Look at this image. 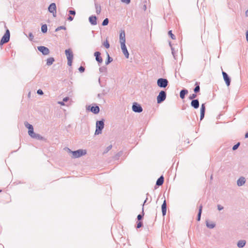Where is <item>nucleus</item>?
Listing matches in <instances>:
<instances>
[{
	"instance_id": "nucleus-1",
	"label": "nucleus",
	"mask_w": 248,
	"mask_h": 248,
	"mask_svg": "<svg viewBox=\"0 0 248 248\" xmlns=\"http://www.w3.org/2000/svg\"><path fill=\"white\" fill-rule=\"evenodd\" d=\"M68 152L73 155V157L74 158L80 157L83 155H86L87 151L86 150L79 149L77 151H71L70 149L68 148Z\"/></svg>"
},
{
	"instance_id": "nucleus-2",
	"label": "nucleus",
	"mask_w": 248,
	"mask_h": 248,
	"mask_svg": "<svg viewBox=\"0 0 248 248\" xmlns=\"http://www.w3.org/2000/svg\"><path fill=\"white\" fill-rule=\"evenodd\" d=\"M104 127V120L103 119L97 121L96 122V129L95 135H97L102 133V130Z\"/></svg>"
},
{
	"instance_id": "nucleus-3",
	"label": "nucleus",
	"mask_w": 248,
	"mask_h": 248,
	"mask_svg": "<svg viewBox=\"0 0 248 248\" xmlns=\"http://www.w3.org/2000/svg\"><path fill=\"white\" fill-rule=\"evenodd\" d=\"M5 28L6 29V32L4 35L2 36L0 41V45H2L3 44L7 43L10 40V33L9 30L7 29L6 25Z\"/></svg>"
},
{
	"instance_id": "nucleus-4",
	"label": "nucleus",
	"mask_w": 248,
	"mask_h": 248,
	"mask_svg": "<svg viewBox=\"0 0 248 248\" xmlns=\"http://www.w3.org/2000/svg\"><path fill=\"white\" fill-rule=\"evenodd\" d=\"M168 83L169 81L166 78H159L157 80V85L160 88H166Z\"/></svg>"
},
{
	"instance_id": "nucleus-5",
	"label": "nucleus",
	"mask_w": 248,
	"mask_h": 248,
	"mask_svg": "<svg viewBox=\"0 0 248 248\" xmlns=\"http://www.w3.org/2000/svg\"><path fill=\"white\" fill-rule=\"evenodd\" d=\"M166 98V93L164 91H161L159 92L157 96V102L160 104L163 102Z\"/></svg>"
},
{
	"instance_id": "nucleus-6",
	"label": "nucleus",
	"mask_w": 248,
	"mask_h": 248,
	"mask_svg": "<svg viewBox=\"0 0 248 248\" xmlns=\"http://www.w3.org/2000/svg\"><path fill=\"white\" fill-rule=\"evenodd\" d=\"M141 106L137 103H134L132 105V110L135 112L140 113L142 111Z\"/></svg>"
},
{
	"instance_id": "nucleus-7",
	"label": "nucleus",
	"mask_w": 248,
	"mask_h": 248,
	"mask_svg": "<svg viewBox=\"0 0 248 248\" xmlns=\"http://www.w3.org/2000/svg\"><path fill=\"white\" fill-rule=\"evenodd\" d=\"M48 10L53 14L54 17L56 16V5L55 3H52L49 5Z\"/></svg>"
},
{
	"instance_id": "nucleus-8",
	"label": "nucleus",
	"mask_w": 248,
	"mask_h": 248,
	"mask_svg": "<svg viewBox=\"0 0 248 248\" xmlns=\"http://www.w3.org/2000/svg\"><path fill=\"white\" fill-rule=\"evenodd\" d=\"M37 49L44 55H48L50 53L49 49L47 47L44 46H38Z\"/></svg>"
},
{
	"instance_id": "nucleus-9",
	"label": "nucleus",
	"mask_w": 248,
	"mask_h": 248,
	"mask_svg": "<svg viewBox=\"0 0 248 248\" xmlns=\"http://www.w3.org/2000/svg\"><path fill=\"white\" fill-rule=\"evenodd\" d=\"M24 125L26 127L29 129L28 134L29 136L30 137L32 136V135L34 133L33 126L31 124H29L27 122H25L24 123Z\"/></svg>"
},
{
	"instance_id": "nucleus-10",
	"label": "nucleus",
	"mask_w": 248,
	"mask_h": 248,
	"mask_svg": "<svg viewBox=\"0 0 248 248\" xmlns=\"http://www.w3.org/2000/svg\"><path fill=\"white\" fill-rule=\"evenodd\" d=\"M119 39L120 44L125 43V34L124 30H122L120 31Z\"/></svg>"
},
{
	"instance_id": "nucleus-11",
	"label": "nucleus",
	"mask_w": 248,
	"mask_h": 248,
	"mask_svg": "<svg viewBox=\"0 0 248 248\" xmlns=\"http://www.w3.org/2000/svg\"><path fill=\"white\" fill-rule=\"evenodd\" d=\"M222 75L223 77V79L224 81H225V83L227 86H229L230 85L231 83V79L230 77H229L228 75L225 72L222 71Z\"/></svg>"
},
{
	"instance_id": "nucleus-12",
	"label": "nucleus",
	"mask_w": 248,
	"mask_h": 248,
	"mask_svg": "<svg viewBox=\"0 0 248 248\" xmlns=\"http://www.w3.org/2000/svg\"><path fill=\"white\" fill-rule=\"evenodd\" d=\"M121 49L123 51V54L125 56L126 58H128L129 57V53L126 48L125 43L121 44Z\"/></svg>"
},
{
	"instance_id": "nucleus-13",
	"label": "nucleus",
	"mask_w": 248,
	"mask_h": 248,
	"mask_svg": "<svg viewBox=\"0 0 248 248\" xmlns=\"http://www.w3.org/2000/svg\"><path fill=\"white\" fill-rule=\"evenodd\" d=\"M101 53L99 51H96L94 53V56L95 57L96 61L99 63H102L103 59L100 56Z\"/></svg>"
},
{
	"instance_id": "nucleus-14",
	"label": "nucleus",
	"mask_w": 248,
	"mask_h": 248,
	"mask_svg": "<svg viewBox=\"0 0 248 248\" xmlns=\"http://www.w3.org/2000/svg\"><path fill=\"white\" fill-rule=\"evenodd\" d=\"M89 20L90 23L93 25H96L97 23V17L95 16H92L89 17Z\"/></svg>"
},
{
	"instance_id": "nucleus-15",
	"label": "nucleus",
	"mask_w": 248,
	"mask_h": 248,
	"mask_svg": "<svg viewBox=\"0 0 248 248\" xmlns=\"http://www.w3.org/2000/svg\"><path fill=\"white\" fill-rule=\"evenodd\" d=\"M191 106L195 109L198 108L199 107L200 104L198 99L192 100L191 102Z\"/></svg>"
},
{
	"instance_id": "nucleus-16",
	"label": "nucleus",
	"mask_w": 248,
	"mask_h": 248,
	"mask_svg": "<svg viewBox=\"0 0 248 248\" xmlns=\"http://www.w3.org/2000/svg\"><path fill=\"white\" fill-rule=\"evenodd\" d=\"M246 183L245 178L241 176L237 181V185L239 186H243Z\"/></svg>"
},
{
	"instance_id": "nucleus-17",
	"label": "nucleus",
	"mask_w": 248,
	"mask_h": 248,
	"mask_svg": "<svg viewBox=\"0 0 248 248\" xmlns=\"http://www.w3.org/2000/svg\"><path fill=\"white\" fill-rule=\"evenodd\" d=\"M65 53L66 56L67 60H73V52L69 49L65 50Z\"/></svg>"
},
{
	"instance_id": "nucleus-18",
	"label": "nucleus",
	"mask_w": 248,
	"mask_h": 248,
	"mask_svg": "<svg viewBox=\"0 0 248 248\" xmlns=\"http://www.w3.org/2000/svg\"><path fill=\"white\" fill-rule=\"evenodd\" d=\"M201 115L200 119L202 120L204 117L205 111V106L204 104H202L201 107Z\"/></svg>"
},
{
	"instance_id": "nucleus-19",
	"label": "nucleus",
	"mask_w": 248,
	"mask_h": 248,
	"mask_svg": "<svg viewBox=\"0 0 248 248\" xmlns=\"http://www.w3.org/2000/svg\"><path fill=\"white\" fill-rule=\"evenodd\" d=\"M32 138L38 140H46V139L42 137L41 135L39 134H37L34 132V133L32 135V136H31Z\"/></svg>"
},
{
	"instance_id": "nucleus-20",
	"label": "nucleus",
	"mask_w": 248,
	"mask_h": 248,
	"mask_svg": "<svg viewBox=\"0 0 248 248\" xmlns=\"http://www.w3.org/2000/svg\"><path fill=\"white\" fill-rule=\"evenodd\" d=\"M162 215L163 216H165L167 212V203L166 200H164L163 204L161 206Z\"/></svg>"
},
{
	"instance_id": "nucleus-21",
	"label": "nucleus",
	"mask_w": 248,
	"mask_h": 248,
	"mask_svg": "<svg viewBox=\"0 0 248 248\" xmlns=\"http://www.w3.org/2000/svg\"><path fill=\"white\" fill-rule=\"evenodd\" d=\"M147 198H146V200L144 201V203L142 205V213H141V214H139L137 216V219L138 220H140L142 219L143 216H144V208H143V206H144V204L146 203L147 200Z\"/></svg>"
},
{
	"instance_id": "nucleus-22",
	"label": "nucleus",
	"mask_w": 248,
	"mask_h": 248,
	"mask_svg": "<svg viewBox=\"0 0 248 248\" xmlns=\"http://www.w3.org/2000/svg\"><path fill=\"white\" fill-rule=\"evenodd\" d=\"M90 110L94 114H98L99 112L100 108L98 106H96L95 107L93 106L91 107Z\"/></svg>"
},
{
	"instance_id": "nucleus-23",
	"label": "nucleus",
	"mask_w": 248,
	"mask_h": 248,
	"mask_svg": "<svg viewBox=\"0 0 248 248\" xmlns=\"http://www.w3.org/2000/svg\"><path fill=\"white\" fill-rule=\"evenodd\" d=\"M246 241L245 240H239L237 243V246L239 248H242L246 245Z\"/></svg>"
},
{
	"instance_id": "nucleus-24",
	"label": "nucleus",
	"mask_w": 248,
	"mask_h": 248,
	"mask_svg": "<svg viewBox=\"0 0 248 248\" xmlns=\"http://www.w3.org/2000/svg\"><path fill=\"white\" fill-rule=\"evenodd\" d=\"M164 177L163 175H161L156 181V185L158 186H160L163 185L164 183Z\"/></svg>"
},
{
	"instance_id": "nucleus-25",
	"label": "nucleus",
	"mask_w": 248,
	"mask_h": 248,
	"mask_svg": "<svg viewBox=\"0 0 248 248\" xmlns=\"http://www.w3.org/2000/svg\"><path fill=\"white\" fill-rule=\"evenodd\" d=\"M188 93V91L186 89L182 90L180 92V97L182 99L185 97V95Z\"/></svg>"
},
{
	"instance_id": "nucleus-26",
	"label": "nucleus",
	"mask_w": 248,
	"mask_h": 248,
	"mask_svg": "<svg viewBox=\"0 0 248 248\" xmlns=\"http://www.w3.org/2000/svg\"><path fill=\"white\" fill-rule=\"evenodd\" d=\"M206 225L207 228L209 229H213L216 226V224L212 222L206 221Z\"/></svg>"
},
{
	"instance_id": "nucleus-27",
	"label": "nucleus",
	"mask_w": 248,
	"mask_h": 248,
	"mask_svg": "<svg viewBox=\"0 0 248 248\" xmlns=\"http://www.w3.org/2000/svg\"><path fill=\"white\" fill-rule=\"evenodd\" d=\"M55 61V60L54 58L53 57H50L47 59L46 60V65L48 66H50L52 65L53 63V62Z\"/></svg>"
},
{
	"instance_id": "nucleus-28",
	"label": "nucleus",
	"mask_w": 248,
	"mask_h": 248,
	"mask_svg": "<svg viewBox=\"0 0 248 248\" xmlns=\"http://www.w3.org/2000/svg\"><path fill=\"white\" fill-rule=\"evenodd\" d=\"M195 87L194 89V92L195 93H197L200 92V83L196 82L195 83Z\"/></svg>"
},
{
	"instance_id": "nucleus-29",
	"label": "nucleus",
	"mask_w": 248,
	"mask_h": 248,
	"mask_svg": "<svg viewBox=\"0 0 248 248\" xmlns=\"http://www.w3.org/2000/svg\"><path fill=\"white\" fill-rule=\"evenodd\" d=\"M95 7L96 9V13L97 14L99 15L101 13V6L97 3H95Z\"/></svg>"
},
{
	"instance_id": "nucleus-30",
	"label": "nucleus",
	"mask_w": 248,
	"mask_h": 248,
	"mask_svg": "<svg viewBox=\"0 0 248 248\" xmlns=\"http://www.w3.org/2000/svg\"><path fill=\"white\" fill-rule=\"evenodd\" d=\"M202 206L201 205L199 207V212L197 216V220L200 221L201 219V214L202 212Z\"/></svg>"
},
{
	"instance_id": "nucleus-31",
	"label": "nucleus",
	"mask_w": 248,
	"mask_h": 248,
	"mask_svg": "<svg viewBox=\"0 0 248 248\" xmlns=\"http://www.w3.org/2000/svg\"><path fill=\"white\" fill-rule=\"evenodd\" d=\"M113 59L111 58L108 53H107V60L106 61L105 63L106 65H108L109 63L112 62Z\"/></svg>"
},
{
	"instance_id": "nucleus-32",
	"label": "nucleus",
	"mask_w": 248,
	"mask_h": 248,
	"mask_svg": "<svg viewBox=\"0 0 248 248\" xmlns=\"http://www.w3.org/2000/svg\"><path fill=\"white\" fill-rule=\"evenodd\" d=\"M47 27L46 24H44L41 27V31L43 33H46L47 32Z\"/></svg>"
},
{
	"instance_id": "nucleus-33",
	"label": "nucleus",
	"mask_w": 248,
	"mask_h": 248,
	"mask_svg": "<svg viewBox=\"0 0 248 248\" xmlns=\"http://www.w3.org/2000/svg\"><path fill=\"white\" fill-rule=\"evenodd\" d=\"M123 152L120 151L118 152L114 157L113 158L115 160H117L122 155Z\"/></svg>"
},
{
	"instance_id": "nucleus-34",
	"label": "nucleus",
	"mask_w": 248,
	"mask_h": 248,
	"mask_svg": "<svg viewBox=\"0 0 248 248\" xmlns=\"http://www.w3.org/2000/svg\"><path fill=\"white\" fill-rule=\"evenodd\" d=\"M107 68L106 66H102L99 68V71L101 73L106 72Z\"/></svg>"
},
{
	"instance_id": "nucleus-35",
	"label": "nucleus",
	"mask_w": 248,
	"mask_h": 248,
	"mask_svg": "<svg viewBox=\"0 0 248 248\" xmlns=\"http://www.w3.org/2000/svg\"><path fill=\"white\" fill-rule=\"evenodd\" d=\"M108 22H109L108 19V18H106L103 20V21L102 23V26H106L108 24Z\"/></svg>"
},
{
	"instance_id": "nucleus-36",
	"label": "nucleus",
	"mask_w": 248,
	"mask_h": 248,
	"mask_svg": "<svg viewBox=\"0 0 248 248\" xmlns=\"http://www.w3.org/2000/svg\"><path fill=\"white\" fill-rule=\"evenodd\" d=\"M103 45L107 48H108L110 46L109 44L108 40H106V41L104 42Z\"/></svg>"
},
{
	"instance_id": "nucleus-37",
	"label": "nucleus",
	"mask_w": 248,
	"mask_h": 248,
	"mask_svg": "<svg viewBox=\"0 0 248 248\" xmlns=\"http://www.w3.org/2000/svg\"><path fill=\"white\" fill-rule=\"evenodd\" d=\"M61 30H66V27L65 26H59L58 27H57L56 29H55V31H58Z\"/></svg>"
},
{
	"instance_id": "nucleus-38",
	"label": "nucleus",
	"mask_w": 248,
	"mask_h": 248,
	"mask_svg": "<svg viewBox=\"0 0 248 248\" xmlns=\"http://www.w3.org/2000/svg\"><path fill=\"white\" fill-rule=\"evenodd\" d=\"M197 97V94L196 93H193L192 94H191L189 96V99L190 100H194L196 97Z\"/></svg>"
},
{
	"instance_id": "nucleus-39",
	"label": "nucleus",
	"mask_w": 248,
	"mask_h": 248,
	"mask_svg": "<svg viewBox=\"0 0 248 248\" xmlns=\"http://www.w3.org/2000/svg\"><path fill=\"white\" fill-rule=\"evenodd\" d=\"M168 34L170 36V37L172 39H173V40L175 39V36L174 34H172L171 31H169Z\"/></svg>"
},
{
	"instance_id": "nucleus-40",
	"label": "nucleus",
	"mask_w": 248,
	"mask_h": 248,
	"mask_svg": "<svg viewBox=\"0 0 248 248\" xmlns=\"http://www.w3.org/2000/svg\"><path fill=\"white\" fill-rule=\"evenodd\" d=\"M111 148H112V145H109L106 148V149L104 151L103 153L106 154V153H108Z\"/></svg>"
},
{
	"instance_id": "nucleus-41",
	"label": "nucleus",
	"mask_w": 248,
	"mask_h": 248,
	"mask_svg": "<svg viewBox=\"0 0 248 248\" xmlns=\"http://www.w3.org/2000/svg\"><path fill=\"white\" fill-rule=\"evenodd\" d=\"M240 145V142H238L237 144H235L233 147H232V150L234 151V150H236L239 146Z\"/></svg>"
},
{
	"instance_id": "nucleus-42",
	"label": "nucleus",
	"mask_w": 248,
	"mask_h": 248,
	"mask_svg": "<svg viewBox=\"0 0 248 248\" xmlns=\"http://www.w3.org/2000/svg\"><path fill=\"white\" fill-rule=\"evenodd\" d=\"M29 38L30 41H32L34 36L31 32H30L29 34Z\"/></svg>"
},
{
	"instance_id": "nucleus-43",
	"label": "nucleus",
	"mask_w": 248,
	"mask_h": 248,
	"mask_svg": "<svg viewBox=\"0 0 248 248\" xmlns=\"http://www.w3.org/2000/svg\"><path fill=\"white\" fill-rule=\"evenodd\" d=\"M142 225H143L142 222L141 221H139L137 223V228H140V227H141L142 226Z\"/></svg>"
},
{
	"instance_id": "nucleus-44",
	"label": "nucleus",
	"mask_w": 248,
	"mask_h": 248,
	"mask_svg": "<svg viewBox=\"0 0 248 248\" xmlns=\"http://www.w3.org/2000/svg\"><path fill=\"white\" fill-rule=\"evenodd\" d=\"M78 70L81 73L84 72L85 71V68L84 67L81 66L78 68Z\"/></svg>"
},
{
	"instance_id": "nucleus-45",
	"label": "nucleus",
	"mask_w": 248,
	"mask_h": 248,
	"mask_svg": "<svg viewBox=\"0 0 248 248\" xmlns=\"http://www.w3.org/2000/svg\"><path fill=\"white\" fill-rule=\"evenodd\" d=\"M69 13L70 15L74 16L76 15V11L75 10H69Z\"/></svg>"
},
{
	"instance_id": "nucleus-46",
	"label": "nucleus",
	"mask_w": 248,
	"mask_h": 248,
	"mask_svg": "<svg viewBox=\"0 0 248 248\" xmlns=\"http://www.w3.org/2000/svg\"><path fill=\"white\" fill-rule=\"evenodd\" d=\"M37 93L39 95H43L44 93L43 91L41 89L38 90L37 91Z\"/></svg>"
},
{
	"instance_id": "nucleus-47",
	"label": "nucleus",
	"mask_w": 248,
	"mask_h": 248,
	"mask_svg": "<svg viewBox=\"0 0 248 248\" xmlns=\"http://www.w3.org/2000/svg\"><path fill=\"white\" fill-rule=\"evenodd\" d=\"M217 207V209L219 211L222 210L224 208V207L222 206H221V205H220V204H218Z\"/></svg>"
},
{
	"instance_id": "nucleus-48",
	"label": "nucleus",
	"mask_w": 248,
	"mask_h": 248,
	"mask_svg": "<svg viewBox=\"0 0 248 248\" xmlns=\"http://www.w3.org/2000/svg\"><path fill=\"white\" fill-rule=\"evenodd\" d=\"M121 1L128 4L130 2V0H121Z\"/></svg>"
},
{
	"instance_id": "nucleus-49",
	"label": "nucleus",
	"mask_w": 248,
	"mask_h": 248,
	"mask_svg": "<svg viewBox=\"0 0 248 248\" xmlns=\"http://www.w3.org/2000/svg\"><path fill=\"white\" fill-rule=\"evenodd\" d=\"M68 62H67V64L69 66H71L72 65V60H67Z\"/></svg>"
},
{
	"instance_id": "nucleus-50",
	"label": "nucleus",
	"mask_w": 248,
	"mask_h": 248,
	"mask_svg": "<svg viewBox=\"0 0 248 248\" xmlns=\"http://www.w3.org/2000/svg\"><path fill=\"white\" fill-rule=\"evenodd\" d=\"M74 18L71 16H69L67 18V19L70 21H72L73 20Z\"/></svg>"
},
{
	"instance_id": "nucleus-51",
	"label": "nucleus",
	"mask_w": 248,
	"mask_h": 248,
	"mask_svg": "<svg viewBox=\"0 0 248 248\" xmlns=\"http://www.w3.org/2000/svg\"><path fill=\"white\" fill-rule=\"evenodd\" d=\"M69 100V97H64L63 99V101L64 102H67L68 100Z\"/></svg>"
},
{
	"instance_id": "nucleus-52",
	"label": "nucleus",
	"mask_w": 248,
	"mask_h": 248,
	"mask_svg": "<svg viewBox=\"0 0 248 248\" xmlns=\"http://www.w3.org/2000/svg\"><path fill=\"white\" fill-rule=\"evenodd\" d=\"M58 104H60L62 106H64V102L63 101H59V102H58Z\"/></svg>"
},
{
	"instance_id": "nucleus-53",
	"label": "nucleus",
	"mask_w": 248,
	"mask_h": 248,
	"mask_svg": "<svg viewBox=\"0 0 248 248\" xmlns=\"http://www.w3.org/2000/svg\"><path fill=\"white\" fill-rule=\"evenodd\" d=\"M97 97H98L99 98H102L103 94H101V93H98V95H97Z\"/></svg>"
},
{
	"instance_id": "nucleus-54",
	"label": "nucleus",
	"mask_w": 248,
	"mask_h": 248,
	"mask_svg": "<svg viewBox=\"0 0 248 248\" xmlns=\"http://www.w3.org/2000/svg\"><path fill=\"white\" fill-rule=\"evenodd\" d=\"M246 39L248 43V31L246 32Z\"/></svg>"
},
{
	"instance_id": "nucleus-55",
	"label": "nucleus",
	"mask_w": 248,
	"mask_h": 248,
	"mask_svg": "<svg viewBox=\"0 0 248 248\" xmlns=\"http://www.w3.org/2000/svg\"><path fill=\"white\" fill-rule=\"evenodd\" d=\"M245 15L247 17L248 16V10H247L245 12Z\"/></svg>"
},
{
	"instance_id": "nucleus-56",
	"label": "nucleus",
	"mask_w": 248,
	"mask_h": 248,
	"mask_svg": "<svg viewBox=\"0 0 248 248\" xmlns=\"http://www.w3.org/2000/svg\"><path fill=\"white\" fill-rule=\"evenodd\" d=\"M245 138H248V132L245 134Z\"/></svg>"
},
{
	"instance_id": "nucleus-57",
	"label": "nucleus",
	"mask_w": 248,
	"mask_h": 248,
	"mask_svg": "<svg viewBox=\"0 0 248 248\" xmlns=\"http://www.w3.org/2000/svg\"><path fill=\"white\" fill-rule=\"evenodd\" d=\"M143 9H144V10H145L146 9V5H144Z\"/></svg>"
},
{
	"instance_id": "nucleus-58",
	"label": "nucleus",
	"mask_w": 248,
	"mask_h": 248,
	"mask_svg": "<svg viewBox=\"0 0 248 248\" xmlns=\"http://www.w3.org/2000/svg\"><path fill=\"white\" fill-rule=\"evenodd\" d=\"M171 49H172V53L174 55V53H173V48H171Z\"/></svg>"
},
{
	"instance_id": "nucleus-59",
	"label": "nucleus",
	"mask_w": 248,
	"mask_h": 248,
	"mask_svg": "<svg viewBox=\"0 0 248 248\" xmlns=\"http://www.w3.org/2000/svg\"><path fill=\"white\" fill-rule=\"evenodd\" d=\"M213 178L212 176H211V179H212Z\"/></svg>"
},
{
	"instance_id": "nucleus-60",
	"label": "nucleus",
	"mask_w": 248,
	"mask_h": 248,
	"mask_svg": "<svg viewBox=\"0 0 248 248\" xmlns=\"http://www.w3.org/2000/svg\"><path fill=\"white\" fill-rule=\"evenodd\" d=\"M1 191V190H0V192Z\"/></svg>"
}]
</instances>
